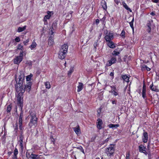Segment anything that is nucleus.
I'll list each match as a JSON object with an SVG mask.
<instances>
[{
  "mask_svg": "<svg viewBox=\"0 0 159 159\" xmlns=\"http://www.w3.org/2000/svg\"><path fill=\"white\" fill-rule=\"evenodd\" d=\"M31 85L32 83L31 82H28L24 88H19L18 86L16 87V91L19 93L17 97V100L18 103L20 105V106H21L23 104V93L25 92V90L28 92H30Z\"/></svg>",
  "mask_w": 159,
  "mask_h": 159,
  "instance_id": "1",
  "label": "nucleus"
},
{
  "mask_svg": "<svg viewBox=\"0 0 159 159\" xmlns=\"http://www.w3.org/2000/svg\"><path fill=\"white\" fill-rule=\"evenodd\" d=\"M68 46L67 44H64L61 47L58 53V57L61 59H63L65 57L67 53Z\"/></svg>",
  "mask_w": 159,
  "mask_h": 159,
  "instance_id": "2",
  "label": "nucleus"
},
{
  "mask_svg": "<svg viewBox=\"0 0 159 159\" xmlns=\"http://www.w3.org/2000/svg\"><path fill=\"white\" fill-rule=\"evenodd\" d=\"M30 119L29 124V126L30 128H35L37 126V118L36 117V114L33 112L30 113Z\"/></svg>",
  "mask_w": 159,
  "mask_h": 159,
  "instance_id": "3",
  "label": "nucleus"
},
{
  "mask_svg": "<svg viewBox=\"0 0 159 159\" xmlns=\"http://www.w3.org/2000/svg\"><path fill=\"white\" fill-rule=\"evenodd\" d=\"M19 80L18 83H16L15 84L16 87L18 86L20 88H24L23 86V81L24 80V74L23 71H20L19 72ZM17 83V82H16Z\"/></svg>",
  "mask_w": 159,
  "mask_h": 159,
  "instance_id": "4",
  "label": "nucleus"
},
{
  "mask_svg": "<svg viewBox=\"0 0 159 159\" xmlns=\"http://www.w3.org/2000/svg\"><path fill=\"white\" fill-rule=\"evenodd\" d=\"M114 151V145L111 144L108 148H106L105 152L108 157H111L113 156Z\"/></svg>",
  "mask_w": 159,
  "mask_h": 159,
  "instance_id": "5",
  "label": "nucleus"
},
{
  "mask_svg": "<svg viewBox=\"0 0 159 159\" xmlns=\"http://www.w3.org/2000/svg\"><path fill=\"white\" fill-rule=\"evenodd\" d=\"M147 31L149 33H151L152 30L154 29L155 26L152 20H149L146 25Z\"/></svg>",
  "mask_w": 159,
  "mask_h": 159,
  "instance_id": "6",
  "label": "nucleus"
},
{
  "mask_svg": "<svg viewBox=\"0 0 159 159\" xmlns=\"http://www.w3.org/2000/svg\"><path fill=\"white\" fill-rule=\"evenodd\" d=\"M23 51L21 50L19 53V56H16L13 59L14 63L15 64H19L22 61L23 56Z\"/></svg>",
  "mask_w": 159,
  "mask_h": 159,
  "instance_id": "7",
  "label": "nucleus"
},
{
  "mask_svg": "<svg viewBox=\"0 0 159 159\" xmlns=\"http://www.w3.org/2000/svg\"><path fill=\"white\" fill-rule=\"evenodd\" d=\"M114 38L113 34L110 32H107L105 37V39L106 42L111 41Z\"/></svg>",
  "mask_w": 159,
  "mask_h": 159,
  "instance_id": "8",
  "label": "nucleus"
},
{
  "mask_svg": "<svg viewBox=\"0 0 159 159\" xmlns=\"http://www.w3.org/2000/svg\"><path fill=\"white\" fill-rule=\"evenodd\" d=\"M116 61V58L115 57H112L111 59L108 60L107 63V66H111L112 64L115 63Z\"/></svg>",
  "mask_w": 159,
  "mask_h": 159,
  "instance_id": "9",
  "label": "nucleus"
},
{
  "mask_svg": "<svg viewBox=\"0 0 159 159\" xmlns=\"http://www.w3.org/2000/svg\"><path fill=\"white\" fill-rule=\"evenodd\" d=\"M142 96L143 99L146 97V87L145 84L143 83L142 90Z\"/></svg>",
  "mask_w": 159,
  "mask_h": 159,
  "instance_id": "10",
  "label": "nucleus"
},
{
  "mask_svg": "<svg viewBox=\"0 0 159 159\" xmlns=\"http://www.w3.org/2000/svg\"><path fill=\"white\" fill-rule=\"evenodd\" d=\"M52 12L50 11H48L47 12V15L45 16L44 17L43 19V21L44 22V24H46V23H47V20L49 19L51 16V13Z\"/></svg>",
  "mask_w": 159,
  "mask_h": 159,
  "instance_id": "11",
  "label": "nucleus"
},
{
  "mask_svg": "<svg viewBox=\"0 0 159 159\" xmlns=\"http://www.w3.org/2000/svg\"><path fill=\"white\" fill-rule=\"evenodd\" d=\"M146 148L143 145H140L139 147V152L143 153L145 155H147V152L146 151Z\"/></svg>",
  "mask_w": 159,
  "mask_h": 159,
  "instance_id": "12",
  "label": "nucleus"
},
{
  "mask_svg": "<svg viewBox=\"0 0 159 159\" xmlns=\"http://www.w3.org/2000/svg\"><path fill=\"white\" fill-rule=\"evenodd\" d=\"M20 140L19 141V143L20 146V148L21 150H23V139H24V136L22 134H20Z\"/></svg>",
  "mask_w": 159,
  "mask_h": 159,
  "instance_id": "13",
  "label": "nucleus"
},
{
  "mask_svg": "<svg viewBox=\"0 0 159 159\" xmlns=\"http://www.w3.org/2000/svg\"><path fill=\"white\" fill-rule=\"evenodd\" d=\"M22 118L23 116L21 115V114H20L19 117V129L21 130H22L23 129V127L22 126V123L23 121Z\"/></svg>",
  "mask_w": 159,
  "mask_h": 159,
  "instance_id": "14",
  "label": "nucleus"
},
{
  "mask_svg": "<svg viewBox=\"0 0 159 159\" xmlns=\"http://www.w3.org/2000/svg\"><path fill=\"white\" fill-rule=\"evenodd\" d=\"M148 139V134L146 132H144L143 133V135L142 137V140L143 142L144 143L147 142Z\"/></svg>",
  "mask_w": 159,
  "mask_h": 159,
  "instance_id": "15",
  "label": "nucleus"
},
{
  "mask_svg": "<svg viewBox=\"0 0 159 159\" xmlns=\"http://www.w3.org/2000/svg\"><path fill=\"white\" fill-rule=\"evenodd\" d=\"M73 129L78 135H79L81 134V130L79 125L77 126L76 127L73 128Z\"/></svg>",
  "mask_w": 159,
  "mask_h": 159,
  "instance_id": "16",
  "label": "nucleus"
},
{
  "mask_svg": "<svg viewBox=\"0 0 159 159\" xmlns=\"http://www.w3.org/2000/svg\"><path fill=\"white\" fill-rule=\"evenodd\" d=\"M102 120L100 119H98V122L97 123V127L99 129H102Z\"/></svg>",
  "mask_w": 159,
  "mask_h": 159,
  "instance_id": "17",
  "label": "nucleus"
},
{
  "mask_svg": "<svg viewBox=\"0 0 159 159\" xmlns=\"http://www.w3.org/2000/svg\"><path fill=\"white\" fill-rule=\"evenodd\" d=\"M53 38L49 37L48 39V44L49 46H52L54 44Z\"/></svg>",
  "mask_w": 159,
  "mask_h": 159,
  "instance_id": "18",
  "label": "nucleus"
},
{
  "mask_svg": "<svg viewBox=\"0 0 159 159\" xmlns=\"http://www.w3.org/2000/svg\"><path fill=\"white\" fill-rule=\"evenodd\" d=\"M107 45L108 46L111 48H114L116 47L115 43L112 41L107 42Z\"/></svg>",
  "mask_w": 159,
  "mask_h": 159,
  "instance_id": "19",
  "label": "nucleus"
},
{
  "mask_svg": "<svg viewBox=\"0 0 159 159\" xmlns=\"http://www.w3.org/2000/svg\"><path fill=\"white\" fill-rule=\"evenodd\" d=\"M37 45V44L34 40L33 41L31 45L30 46L29 48H30L31 50H32L36 47Z\"/></svg>",
  "mask_w": 159,
  "mask_h": 159,
  "instance_id": "20",
  "label": "nucleus"
},
{
  "mask_svg": "<svg viewBox=\"0 0 159 159\" xmlns=\"http://www.w3.org/2000/svg\"><path fill=\"white\" fill-rule=\"evenodd\" d=\"M150 89L152 91L156 92H158L159 91V90L157 89V87L156 86H153L152 83L150 86Z\"/></svg>",
  "mask_w": 159,
  "mask_h": 159,
  "instance_id": "21",
  "label": "nucleus"
},
{
  "mask_svg": "<svg viewBox=\"0 0 159 159\" xmlns=\"http://www.w3.org/2000/svg\"><path fill=\"white\" fill-rule=\"evenodd\" d=\"M122 4L123 6V7L127 10L129 11L130 12H132V10L128 7L126 4L125 2L123 1L122 2Z\"/></svg>",
  "mask_w": 159,
  "mask_h": 159,
  "instance_id": "22",
  "label": "nucleus"
},
{
  "mask_svg": "<svg viewBox=\"0 0 159 159\" xmlns=\"http://www.w3.org/2000/svg\"><path fill=\"white\" fill-rule=\"evenodd\" d=\"M83 84L81 82L79 83V85L77 87V91L78 92H80L83 89Z\"/></svg>",
  "mask_w": 159,
  "mask_h": 159,
  "instance_id": "23",
  "label": "nucleus"
},
{
  "mask_svg": "<svg viewBox=\"0 0 159 159\" xmlns=\"http://www.w3.org/2000/svg\"><path fill=\"white\" fill-rule=\"evenodd\" d=\"M119 126V124H111L108 125L109 128H112L113 129L116 128Z\"/></svg>",
  "mask_w": 159,
  "mask_h": 159,
  "instance_id": "24",
  "label": "nucleus"
},
{
  "mask_svg": "<svg viewBox=\"0 0 159 159\" xmlns=\"http://www.w3.org/2000/svg\"><path fill=\"white\" fill-rule=\"evenodd\" d=\"M112 89L111 90V93H112L114 96H117L118 95V93L116 92L115 90L116 89V88L114 86H111V87Z\"/></svg>",
  "mask_w": 159,
  "mask_h": 159,
  "instance_id": "25",
  "label": "nucleus"
},
{
  "mask_svg": "<svg viewBox=\"0 0 159 159\" xmlns=\"http://www.w3.org/2000/svg\"><path fill=\"white\" fill-rule=\"evenodd\" d=\"M50 31L49 32V37L50 38H54V32L53 31V28H52L51 29H50Z\"/></svg>",
  "mask_w": 159,
  "mask_h": 159,
  "instance_id": "26",
  "label": "nucleus"
},
{
  "mask_svg": "<svg viewBox=\"0 0 159 159\" xmlns=\"http://www.w3.org/2000/svg\"><path fill=\"white\" fill-rule=\"evenodd\" d=\"M122 78L127 83L129 82V77L127 75H123L122 76Z\"/></svg>",
  "mask_w": 159,
  "mask_h": 159,
  "instance_id": "27",
  "label": "nucleus"
},
{
  "mask_svg": "<svg viewBox=\"0 0 159 159\" xmlns=\"http://www.w3.org/2000/svg\"><path fill=\"white\" fill-rule=\"evenodd\" d=\"M30 157L31 159H39V157L38 155L32 154L30 155Z\"/></svg>",
  "mask_w": 159,
  "mask_h": 159,
  "instance_id": "28",
  "label": "nucleus"
},
{
  "mask_svg": "<svg viewBox=\"0 0 159 159\" xmlns=\"http://www.w3.org/2000/svg\"><path fill=\"white\" fill-rule=\"evenodd\" d=\"M102 6L104 10H106L107 9V4L105 1H102Z\"/></svg>",
  "mask_w": 159,
  "mask_h": 159,
  "instance_id": "29",
  "label": "nucleus"
},
{
  "mask_svg": "<svg viewBox=\"0 0 159 159\" xmlns=\"http://www.w3.org/2000/svg\"><path fill=\"white\" fill-rule=\"evenodd\" d=\"M26 25L22 27H18L17 30V32H20L23 31L26 28Z\"/></svg>",
  "mask_w": 159,
  "mask_h": 159,
  "instance_id": "30",
  "label": "nucleus"
},
{
  "mask_svg": "<svg viewBox=\"0 0 159 159\" xmlns=\"http://www.w3.org/2000/svg\"><path fill=\"white\" fill-rule=\"evenodd\" d=\"M33 75L30 74V75H28L26 76V81H29L30 80L31 78L33 77Z\"/></svg>",
  "mask_w": 159,
  "mask_h": 159,
  "instance_id": "31",
  "label": "nucleus"
},
{
  "mask_svg": "<svg viewBox=\"0 0 159 159\" xmlns=\"http://www.w3.org/2000/svg\"><path fill=\"white\" fill-rule=\"evenodd\" d=\"M44 85L45 86L46 88L48 89H49L51 88V86L50 84L48 82H44Z\"/></svg>",
  "mask_w": 159,
  "mask_h": 159,
  "instance_id": "32",
  "label": "nucleus"
},
{
  "mask_svg": "<svg viewBox=\"0 0 159 159\" xmlns=\"http://www.w3.org/2000/svg\"><path fill=\"white\" fill-rule=\"evenodd\" d=\"M74 70V68L73 67H70L69 70L68 72V75H70L73 72Z\"/></svg>",
  "mask_w": 159,
  "mask_h": 159,
  "instance_id": "33",
  "label": "nucleus"
},
{
  "mask_svg": "<svg viewBox=\"0 0 159 159\" xmlns=\"http://www.w3.org/2000/svg\"><path fill=\"white\" fill-rule=\"evenodd\" d=\"M116 50H116L113 51L112 53V54L113 55L116 56L118 55L119 54L120 52L118 51H117Z\"/></svg>",
  "mask_w": 159,
  "mask_h": 159,
  "instance_id": "34",
  "label": "nucleus"
},
{
  "mask_svg": "<svg viewBox=\"0 0 159 159\" xmlns=\"http://www.w3.org/2000/svg\"><path fill=\"white\" fill-rule=\"evenodd\" d=\"M11 105H9L7 107V112H9L11 111Z\"/></svg>",
  "mask_w": 159,
  "mask_h": 159,
  "instance_id": "35",
  "label": "nucleus"
},
{
  "mask_svg": "<svg viewBox=\"0 0 159 159\" xmlns=\"http://www.w3.org/2000/svg\"><path fill=\"white\" fill-rule=\"evenodd\" d=\"M23 48V46L20 44H19L17 46V49L22 50Z\"/></svg>",
  "mask_w": 159,
  "mask_h": 159,
  "instance_id": "36",
  "label": "nucleus"
},
{
  "mask_svg": "<svg viewBox=\"0 0 159 159\" xmlns=\"http://www.w3.org/2000/svg\"><path fill=\"white\" fill-rule=\"evenodd\" d=\"M97 43H98V41H96L94 42V44H93L94 50L95 51L97 49V47L98 45Z\"/></svg>",
  "mask_w": 159,
  "mask_h": 159,
  "instance_id": "37",
  "label": "nucleus"
},
{
  "mask_svg": "<svg viewBox=\"0 0 159 159\" xmlns=\"http://www.w3.org/2000/svg\"><path fill=\"white\" fill-rule=\"evenodd\" d=\"M147 66L145 65H143L142 66L141 69L143 71L146 70Z\"/></svg>",
  "mask_w": 159,
  "mask_h": 159,
  "instance_id": "38",
  "label": "nucleus"
},
{
  "mask_svg": "<svg viewBox=\"0 0 159 159\" xmlns=\"http://www.w3.org/2000/svg\"><path fill=\"white\" fill-rule=\"evenodd\" d=\"M30 39H27L26 41H24L23 43L25 46H26L28 44V43L29 42Z\"/></svg>",
  "mask_w": 159,
  "mask_h": 159,
  "instance_id": "39",
  "label": "nucleus"
},
{
  "mask_svg": "<svg viewBox=\"0 0 159 159\" xmlns=\"http://www.w3.org/2000/svg\"><path fill=\"white\" fill-rule=\"evenodd\" d=\"M15 41L17 43L19 42L20 40V39L19 37H16L15 39Z\"/></svg>",
  "mask_w": 159,
  "mask_h": 159,
  "instance_id": "40",
  "label": "nucleus"
},
{
  "mask_svg": "<svg viewBox=\"0 0 159 159\" xmlns=\"http://www.w3.org/2000/svg\"><path fill=\"white\" fill-rule=\"evenodd\" d=\"M130 26V27L132 29L133 31H134V25H133V23H132V22H129V23Z\"/></svg>",
  "mask_w": 159,
  "mask_h": 159,
  "instance_id": "41",
  "label": "nucleus"
},
{
  "mask_svg": "<svg viewBox=\"0 0 159 159\" xmlns=\"http://www.w3.org/2000/svg\"><path fill=\"white\" fill-rule=\"evenodd\" d=\"M106 19V17L105 16H104L103 17L102 19L101 20L102 22V24L105 25V21Z\"/></svg>",
  "mask_w": 159,
  "mask_h": 159,
  "instance_id": "42",
  "label": "nucleus"
},
{
  "mask_svg": "<svg viewBox=\"0 0 159 159\" xmlns=\"http://www.w3.org/2000/svg\"><path fill=\"white\" fill-rule=\"evenodd\" d=\"M18 150L16 148H15L14 150V155H17L18 154Z\"/></svg>",
  "mask_w": 159,
  "mask_h": 159,
  "instance_id": "43",
  "label": "nucleus"
},
{
  "mask_svg": "<svg viewBox=\"0 0 159 159\" xmlns=\"http://www.w3.org/2000/svg\"><path fill=\"white\" fill-rule=\"evenodd\" d=\"M130 154L129 152H127L126 155V159H130Z\"/></svg>",
  "mask_w": 159,
  "mask_h": 159,
  "instance_id": "44",
  "label": "nucleus"
},
{
  "mask_svg": "<svg viewBox=\"0 0 159 159\" xmlns=\"http://www.w3.org/2000/svg\"><path fill=\"white\" fill-rule=\"evenodd\" d=\"M125 35V32L124 30H123L121 33L120 35L121 36L124 37Z\"/></svg>",
  "mask_w": 159,
  "mask_h": 159,
  "instance_id": "45",
  "label": "nucleus"
},
{
  "mask_svg": "<svg viewBox=\"0 0 159 159\" xmlns=\"http://www.w3.org/2000/svg\"><path fill=\"white\" fill-rule=\"evenodd\" d=\"M101 108H99L97 110V112L98 114V115H99L100 113L101 112Z\"/></svg>",
  "mask_w": 159,
  "mask_h": 159,
  "instance_id": "46",
  "label": "nucleus"
},
{
  "mask_svg": "<svg viewBox=\"0 0 159 159\" xmlns=\"http://www.w3.org/2000/svg\"><path fill=\"white\" fill-rule=\"evenodd\" d=\"M114 1L117 5H118L120 2V1L119 0H114Z\"/></svg>",
  "mask_w": 159,
  "mask_h": 159,
  "instance_id": "47",
  "label": "nucleus"
},
{
  "mask_svg": "<svg viewBox=\"0 0 159 159\" xmlns=\"http://www.w3.org/2000/svg\"><path fill=\"white\" fill-rule=\"evenodd\" d=\"M99 20L98 19H97L96 20L95 23H96V24L97 25H98V24L99 23Z\"/></svg>",
  "mask_w": 159,
  "mask_h": 159,
  "instance_id": "48",
  "label": "nucleus"
},
{
  "mask_svg": "<svg viewBox=\"0 0 159 159\" xmlns=\"http://www.w3.org/2000/svg\"><path fill=\"white\" fill-rule=\"evenodd\" d=\"M152 1L153 2L157 3L159 2V0H152Z\"/></svg>",
  "mask_w": 159,
  "mask_h": 159,
  "instance_id": "49",
  "label": "nucleus"
},
{
  "mask_svg": "<svg viewBox=\"0 0 159 159\" xmlns=\"http://www.w3.org/2000/svg\"><path fill=\"white\" fill-rule=\"evenodd\" d=\"M12 158L13 159H17V155H14Z\"/></svg>",
  "mask_w": 159,
  "mask_h": 159,
  "instance_id": "50",
  "label": "nucleus"
},
{
  "mask_svg": "<svg viewBox=\"0 0 159 159\" xmlns=\"http://www.w3.org/2000/svg\"><path fill=\"white\" fill-rule=\"evenodd\" d=\"M26 157L28 158H29V157H30V154L29 153L26 152Z\"/></svg>",
  "mask_w": 159,
  "mask_h": 159,
  "instance_id": "51",
  "label": "nucleus"
},
{
  "mask_svg": "<svg viewBox=\"0 0 159 159\" xmlns=\"http://www.w3.org/2000/svg\"><path fill=\"white\" fill-rule=\"evenodd\" d=\"M4 133H5L6 132H7L6 130V124H4Z\"/></svg>",
  "mask_w": 159,
  "mask_h": 159,
  "instance_id": "52",
  "label": "nucleus"
},
{
  "mask_svg": "<svg viewBox=\"0 0 159 159\" xmlns=\"http://www.w3.org/2000/svg\"><path fill=\"white\" fill-rule=\"evenodd\" d=\"M114 73L113 72H111V73L110 74V75L111 76L113 77L114 76Z\"/></svg>",
  "mask_w": 159,
  "mask_h": 159,
  "instance_id": "53",
  "label": "nucleus"
},
{
  "mask_svg": "<svg viewBox=\"0 0 159 159\" xmlns=\"http://www.w3.org/2000/svg\"><path fill=\"white\" fill-rule=\"evenodd\" d=\"M112 104H116V101L115 100H112Z\"/></svg>",
  "mask_w": 159,
  "mask_h": 159,
  "instance_id": "54",
  "label": "nucleus"
},
{
  "mask_svg": "<svg viewBox=\"0 0 159 159\" xmlns=\"http://www.w3.org/2000/svg\"><path fill=\"white\" fill-rule=\"evenodd\" d=\"M150 15L152 16H155V13L154 12H151L150 13Z\"/></svg>",
  "mask_w": 159,
  "mask_h": 159,
  "instance_id": "55",
  "label": "nucleus"
},
{
  "mask_svg": "<svg viewBox=\"0 0 159 159\" xmlns=\"http://www.w3.org/2000/svg\"><path fill=\"white\" fill-rule=\"evenodd\" d=\"M151 154L150 153L148 154V158L149 159H151Z\"/></svg>",
  "mask_w": 159,
  "mask_h": 159,
  "instance_id": "56",
  "label": "nucleus"
},
{
  "mask_svg": "<svg viewBox=\"0 0 159 159\" xmlns=\"http://www.w3.org/2000/svg\"><path fill=\"white\" fill-rule=\"evenodd\" d=\"M151 70V69L149 67H147H147H146V70H147V71H149L150 70Z\"/></svg>",
  "mask_w": 159,
  "mask_h": 159,
  "instance_id": "57",
  "label": "nucleus"
},
{
  "mask_svg": "<svg viewBox=\"0 0 159 159\" xmlns=\"http://www.w3.org/2000/svg\"><path fill=\"white\" fill-rule=\"evenodd\" d=\"M109 138H107V139L105 140V143L109 141Z\"/></svg>",
  "mask_w": 159,
  "mask_h": 159,
  "instance_id": "58",
  "label": "nucleus"
},
{
  "mask_svg": "<svg viewBox=\"0 0 159 159\" xmlns=\"http://www.w3.org/2000/svg\"><path fill=\"white\" fill-rule=\"evenodd\" d=\"M81 148L82 150V152L83 153H84V149H83V148L82 147H81Z\"/></svg>",
  "mask_w": 159,
  "mask_h": 159,
  "instance_id": "59",
  "label": "nucleus"
},
{
  "mask_svg": "<svg viewBox=\"0 0 159 159\" xmlns=\"http://www.w3.org/2000/svg\"><path fill=\"white\" fill-rule=\"evenodd\" d=\"M134 18H133L132 21L130 22H132V23H134Z\"/></svg>",
  "mask_w": 159,
  "mask_h": 159,
  "instance_id": "60",
  "label": "nucleus"
},
{
  "mask_svg": "<svg viewBox=\"0 0 159 159\" xmlns=\"http://www.w3.org/2000/svg\"><path fill=\"white\" fill-rule=\"evenodd\" d=\"M73 12L72 11H70L69 12V13L71 15L72 14Z\"/></svg>",
  "mask_w": 159,
  "mask_h": 159,
  "instance_id": "61",
  "label": "nucleus"
},
{
  "mask_svg": "<svg viewBox=\"0 0 159 159\" xmlns=\"http://www.w3.org/2000/svg\"><path fill=\"white\" fill-rule=\"evenodd\" d=\"M66 18H68V17H70V15H67V16H66Z\"/></svg>",
  "mask_w": 159,
  "mask_h": 159,
  "instance_id": "62",
  "label": "nucleus"
},
{
  "mask_svg": "<svg viewBox=\"0 0 159 159\" xmlns=\"http://www.w3.org/2000/svg\"><path fill=\"white\" fill-rule=\"evenodd\" d=\"M9 155H10L11 154V152H8Z\"/></svg>",
  "mask_w": 159,
  "mask_h": 159,
  "instance_id": "63",
  "label": "nucleus"
},
{
  "mask_svg": "<svg viewBox=\"0 0 159 159\" xmlns=\"http://www.w3.org/2000/svg\"><path fill=\"white\" fill-rule=\"evenodd\" d=\"M96 159H100V158L99 157H97Z\"/></svg>",
  "mask_w": 159,
  "mask_h": 159,
  "instance_id": "64",
  "label": "nucleus"
}]
</instances>
